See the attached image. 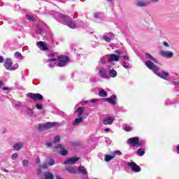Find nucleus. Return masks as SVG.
Masks as SVG:
<instances>
[{
	"label": "nucleus",
	"mask_w": 179,
	"mask_h": 179,
	"mask_svg": "<svg viewBox=\"0 0 179 179\" xmlns=\"http://www.w3.org/2000/svg\"><path fill=\"white\" fill-rule=\"evenodd\" d=\"M145 65L149 69L153 71L157 76H159V78H162V79L167 80V78L169 77V73L166 71H159V69H157L155 64L149 60L145 62Z\"/></svg>",
	"instance_id": "nucleus-1"
},
{
	"label": "nucleus",
	"mask_w": 179,
	"mask_h": 179,
	"mask_svg": "<svg viewBox=\"0 0 179 179\" xmlns=\"http://www.w3.org/2000/svg\"><path fill=\"white\" fill-rule=\"evenodd\" d=\"M59 21L64 24H66L70 29H76V23L69 18L66 17V15L64 14L59 15Z\"/></svg>",
	"instance_id": "nucleus-2"
},
{
	"label": "nucleus",
	"mask_w": 179,
	"mask_h": 179,
	"mask_svg": "<svg viewBox=\"0 0 179 179\" xmlns=\"http://www.w3.org/2000/svg\"><path fill=\"white\" fill-rule=\"evenodd\" d=\"M116 53L117 55L111 54L109 55V57L108 58V60L109 62H118V61H120V58H121V57L123 58V59L128 61V59H129L128 56H127V55L121 56V54H122V52L121 50L117 51Z\"/></svg>",
	"instance_id": "nucleus-3"
},
{
	"label": "nucleus",
	"mask_w": 179,
	"mask_h": 179,
	"mask_svg": "<svg viewBox=\"0 0 179 179\" xmlns=\"http://www.w3.org/2000/svg\"><path fill=\"white\" fill-rule=\"evenodd\" d=\"M13 62H12V59H7L4 62V67L7 71H16L17 68H19V64H15L13 66Z\"/></svg>",
	"instance_id": "nucleus-4"
},
{
	"label": "nucleus",
	"mask_w": 179,
	"mask_h": 179,
	"mask_svg": "<svg viewBox=\"0 0 179 179\" xmlns=\"http://www.w3.org/2000/svg\"><path fill=\"white\" fill-rule=\"evenodd\" d=\"M127 143L135 148V146H139L140 148L142 147L143 145V141H139V138L138 137H132L127 140Z\"/></svg>",
	"instance_id": "nucleus-5"
},
{
	"label": "nucleus",
	"mask_w": 179,
	"mask_h": 179,
	"mask_svg": "<svg viewBox=\"0 0 179 179\" xmlns=\"http://www.w3.org/2000/svg\"><path fill=\"white\" fill-rule=\"evenodd\" d=\"M121 155H122L121 151L115 150V151L111 152L110 155H105L104 160H105V162L108 163V162H111V160H113V159H115V157H117V156H121Z\"/></svg>",
	"instance_id": "nucleus-6"
},
{
	"label": "nucleus",
	"mask_w": 179,
	"mask_h": 179,
	"mask_svg": "<svg viewBox=\"0 0 179 179\" xmlns=\"http://www.w3.org/2000/svg\"><path fill=\"white\" fill-rule=\"evenodd\" d=\"M58 123L57 122H47L44 124H40L38 125L39 131H47V129H50V128H52V127H55Z\"/></svg>",
	"instance_id": "nucleus-7"
},
{
	"label": "nucleus",
	"mask_w": 179,
	"mask_h": 179,
	"mask_svg": "<svg viewBox=\"0 0 179 179\" xmlns=\"http://www.w3.org/2000/svg\"><path fill=\"white\" fill-rule=\"evenodd\" d=\"M57 65L58 66L62 67V66H66V63L69 62V57H66V56H59L57 58Z\"/></svg>",
	"instance_id": "nucleus-8"
},
{
	"label": "nucleus",
	"mask_w": 179,
	"mask_h": 179,
	"mask_svg": "<svg viewBox=\"0 0 179 179\" xmlns=\"http://www.w3.org/2000/svg\"><path fill=\"white\" fill-rule=\"evenodd\" d=\"M27 97H29V99H32L35 101L43 100V97L41 94H34V93H28Z\"/></svg>",
	"instance_id": "nucleus-9"
},
{
	"label": "nucleus",
	"mask_w": 179,
	"mask_h": 179,
	"mask_svg": "<svg viewBox=\"0 0 179 179\" xmlns=\"http://www.w3.org/2000/svg\"><path fill=\"white\" fill-rule=\"evenodd\" d=\"M135 6H138V8H146L148 5H149V1H143V0H136L134 1Z\"/></svg>",
	"instance_id": "nucleus-10"
},
{
	"label": "nucleus",
	"mask_w": 179,
	"mask_h": 179,
	"mask_svg": "<svg viewBox=\"0 0 179 179\" xmlns=\"http://www.w3.org/2000/svg\"><path fill=\"white\" fill-rule=\"evenodd\" d=\"M128 166L130 167L132 171H134V173H139V171H141V167L136 165L134 162L128 163Z\"/></svg>",
	"instance_id": "nucleus-11"
},
{
	"label": "nucleus",
	"mask_w": 179,
	"mask_h": 179,
	"mask_svg": "<svg viewBox=\"0 0 179 179\" xmlns=\"http://www.w3.org/2000/svg\"><path fill=\"white\" fill-rule=\"evenodd\" d=\"M105 101H107L110 104H112L113 106H115L117 104V96L115 95H112L109 98H106Z\"/></svg>",
	"instance_id": "nucleus-12"
},
{
	"label": "nucleus",
	"mask_w": 179,
	"mask_h": 179,
	"mask_svg": "<svg viewBox=\"0 0 179 179\" xmlns=\"http://www.w3.org/2000/svg\"><path fill=\"white\" fill-rule=\"evenodd\" d=\"M49 62V67L54 68V66H58V61L57 58H52L47 60Z\"/></svg>",
	"instance_id": "nucleus-13"
},
{
	"label": "nucleus",
	"mask_w": 179,
	"mask_h": 179,
	"mask_svg": "<svg viewBox=\"0 0 179 179\" xmlns=\"http://www.w3.org/2000/svg\"><path fill=\"white\" fill-rule=\"evenodd\" d=\"M160 55L164 57V58H173L174 53L173 52L169 51H161Z\"/></svg>",
	"instance_id": "nucleus-14"
},
{
	"label": "nucleus",
	"mask_w": 179,
	"mask_h": 179,
	"mask_svg": "<svg viewBox=\"0 0 179 179\" xmlns=\"http://www.w3.org/2000/svg\"><path fill=\"white\" fill-rule=\"evenodd\" d=\"M80 159L79 157H71L64 161V164H76V162Z\"/></svg>",
	"instance_id": "nucleus-15"
},
{
	"label": "nucleus",
	"mask_w": 179,
	"mask_h": 179,
	"mask_svg": "<svg viewBox=\"0 0 179 179\" xmlns=\"http://www.w3.org/2000/svg\"><path fill=\"white\" fill-rule=\"evenodd\" d=\"M56 149H60L59 152L60 155H62V156H66V155H68V150L64 149V147L61 145V144H57L56 145Z\"/></svg>",
	"instance_id": "nucleus-16"
},
{
	"label": "nucleus",
	"mask_w": 179,
	"mask_h": 179,
	"mask_svg": "<svg viewBox=\"0 0 179 179\" xmlns=\"http://www.w3.org/2000/svg\"><path fill=\"white\" fill-rule=\"evenodd\" d=\"M113 122H114V117L113 116L107 117L103 120L104 125H111Z\"/></svg>",
	"instance_id": "nucleus-17"
},
{
	"label": "nucleus",
	"mask_w": 179,
	"mask_h": 179,
	"mask_svg": "<svg viewBox=\"0 0 179 179\" xmlns=\"http://www.w3.org/2000/svg\"><path fill=\"white\" fill-rule=\"evenodd\" d=\"M99 76L101 78H103V79H107V78H108V74H107V72L106 71V70L103 69H99Z\"/></svg>",
	"instance_id": "nucleus-18"
},
{
	"label": "nucleus",
	"mask_w": 179,
	"mask_h": 179,
	"mask_svg": "<svg viewBox=\"0 0 179 179\" xmlns=\"http://www.w3.org/2000/svg\"><path fill=\"white\" fill-rule=\"evenodd\" d=\"M37 46L38 47V48H42V51H45L46 50H48V48H47V45H45L43 41L38 42Z\"/></svg>",
	"instance_id": "nucleus-19"
},
{
	"label": "nucleus",
	"mask_w": 179,
	"mask_h": 179,
	"mask_svg": "<svg viewBox=\"0 0 179 179\" xmlns=\"http://www.w3.org/2000/svg\"><path fill=\"white\" fill-rule=\"evenodd\" d=\"M44 178L43 179H54V174L51 172H45L43 173Z\"/></svg>",
	"instance_id": "nucleus-20"
},
{
	"label": "nucleus",
	"mask_w": 179,
	"mask_h": 179,
	"mask_svg": "<svg viewBox=\"0 0 179 179\" xmlns=\"http://www.w3.org/2000/svg\"><path fill=\"white\" fill-rule=\"evenodd\" d=\"M13 148L14 150H20V149H22L23 148V143H15L13 145Z\"/></svg>",
	"instance_id": "nucleus-21"
},
{
	"label": "nucleus",
	"mask_w": 179,
	"mask_h": 179,
	"mask_svg": "<svg viewBox=\"0 0 179 179\" xmlns=\"http://www.w3.org/2000/svg\"><path fill=\"white\" fill-rule=\"evenodd\" d=\"M85 110V108L83 107H80L76 110V112L78 113V117L80 118H83L82 115H83V111Z\"/></svg>",
	"instance_id": "nucleus-22"
},
{
	"label": "nucleus",
	"mask_w": 179,
	"mask_h": 179,
	"mask_svg": "<svg viewBox=\"0 0 179 179\" xmlns=\"http://www.w3.org/2000/svg\"><path fill=\"white\" fill-rule=\"evenodd\" d=\"M78 171L79 173H81V174L87 176V171L86 170V168H85V166H80L78 167Z\"/></svg>",
	"instance_id": "nucleus-23"
},
{
	"label": "nucleus",
	"mask_w": 179,
	"mask_h": 179,
	"mask_svg": "<svg viewBox=\"0 0 179 179\" xmlns=\"http://www.w3.org/2000/svg\"><path fill=\"white\" fill-rule=\"evenodd\" d=\"M81 122H83V117L76 118L75 121L73 122V125H79Z\"/></svg>",
	"instance_id": "nucleus-24"
},
{
	"label": "nucleus",
	"mask_w": 179,
	"mask_h": 179,
	"mask_svg": "<svg viewBox=\"0 0 179 179\" xmlns=\"http://www.w3.org/2000/svg\"><path fill=\"white\" fill-rule=\"evenodd\" d=\"M66 171L71 174H76V169L72 166H69L66 168Z\"/></svg>",
	"instance_id": "nucleus-25"
},
{
	"label": "nucleus",
	"mask_w": 179,
	"mask_h": 179,
	"mask_svg": "<svg viewBox=\"0 0 179 179\" xmlns=\"http://www.w3.org/2000/svg\"><path fill=\"white\" fill-rule=\"evenodd\" d=\"M109 75L110 78H117V71L115 69H110L109 71Z\"/></svg>",
	"instance_id": "nucleus-26"
},
{
	"label": "nucleus",
	"mask_w": 179,
	"mask_h": 179,
	"mask_svg": "<svg viewBox=\"0 0 179 179\" xmlns=\"http://www.w3.org/2000/svg\"><path fill=\"white\" fill-rule=\"evenodd\" d=\"M145 57H147L148 59H150L151 61H153V62L157 63V60L155 59L152 55L149 53H145Z\"/></svg>",
	"instance_id": "nucleus-27"
},
{
	"label": "nucleus",
	"mask_w": 179,
	"mask_h": 179,
	"mask_svg": "<svg viewBox=\"0 0 179 179\" xmlns=\"http://www.w3.org/2000/svg\"><path fill=\"white\" fill-rule=\"evenodd\" d=\"M99 96H100V97H107V92L101 89L99 92Z\"/></svg>",
	"instance_id": "nucleus-28"
},
{
	"label": "nucleus",
	"mask_w": 179,
	"mask_h": 179,
	"mask_svg": "<svg viewBox=\"0 0 179 179\" xmlns=\"http://www.w3.org/2000/svg\"><path fill=\"white\" fill-rule=\"evenodd\" d=\"M122 66L124 68H125V69H129L131 68V64H129V62H123Z\"/></svg>",
	"instance_id": "nucleus-29"
},
{
	"label": "nucleus",
	"mask_w": 179,
	"mask_h": 179,
	"mask_svg": "<svg viewBox=\"0 0 179 179\" xmlns=\"http://www.w3.org/2000/svg\"><path fill=\"white\" fill-rule=\"evenodd\" d=\"M123 129L126 131V132H129L130 131H132V127L129 125H124Z\"/></svg>",
	"instance_id": "nucleus-30"
},
{
	"label": "nucleus",
	"mask_w": 179,
	"mask_h": 179,
	"mask_svg": "<svg viewBox=\"0 0 179 179\" xmlns=\"http://www.w3.org/2000/svg\"><path fill=\"white\" fill-rule=\"evenodd\" d=\"M137 153L139 156H143V155H145V150H143V148H139Z\"/></svg>",
	"instance_id": "nucleus-31"
},
{
	"label": "nucleus",
	"mask_w": 179,
	"mask_h": 179,
	"mask_svg": "<svg viewBox=\"0 0 179 179\" xmlns=\"http://www.w3.org/2000/svg\"><path fill=\"white\" fill-rule=\"evenodd\" d=\"M25 113L28 115H33V110L30 109V108H27L25 110Z\"/></svg>",
	"instance_id": "nucleus-32"
},
{
	"label": "nucleus",
	"mask_w": 179,
	"mask_h": 179,
	"mask_svg": "<svg viewBox=\"0 0 179 179\" xmlns=\"http://www.w3.org/2000/svg\"><path fill=\"white\" fill-rule=\"evenodd\" d=\"M60 140H61V137H59V136H56L54 138L53 143H58V142H59Z\"/></svg>",
	"instance_id": "nucleus-33"
},
{
	"label": "nucleus",
	"mask_w": 179,
	"mask_h": 179,
	"mask_svg": "<svg viewBox=\"0 0 179 179\" xmlns=\"http://www.w3.org/2000/svg\"><path fill=\"white\" fill-rule=\"evenodd\" d=\"M19 157V155L17 153H14L11 156L12 160H16Z\"/></svg>",
	"instance_id": "nucleus-34"
},
{
	"label": "nucleus",
	"mask_w": 179,
	"mask_h": 179,
	"mask_svg": "<svg viewBox=\"0 0 179 179\" xmlns=\"http://www.w3.org/2000/svg\"><path fill=\"white\" fill-rule=\"evenodd\" d=\"M48 164L49 166H54V165L55 164V160L51 159L48 162Z\"/></svg>",
	"instance_id": "nucleus-35"
},
{
	"label": "nucleus",
	"mask_w": 179,
	"mask_h": 179,
	"mask_svg": "<svg viewBox=\"0 0 179 179\" xmlns=\"http://www.w3.org/2000/svg\"><path fill=\"white\" fill-rule=\"evenodd\" d=\"M22 166L24 167H27V166H29V162L27 160H26V159H24L22 161Z\"/></svg>",
	"instance_id": "nucleus-36"
},
{
	"label": "nucleus",
	"mask_w": 179,
	"mask_h": 179,
	"mask_svg": "<svg viewBox=\"0 0 179 179\" xmlns=\"http://www.w3.org/2000/svg\"><path fill=\"white\" fill-rule=\"evenodd\" d=\"M94 16L95 19H100V17H101V14L100 13H96L94 14Z\"/></svg>",
	"instance_id": "nucleus-37"
},
{
	"label": "nucleus",
	"mask_w": 179,
	"mask_h": 179,
	"mask_svg": "<svg viewBox=\"0 0 179 179\" xmlns=\"http://www.w3.org/2000/svg\"><path fill=\"white\" fill-rule=\"evenodd\" d=\"M14 57L15 58H20V57H22V54L20 52H16L14 54Z\"/></svg>",
	"instance_id": "nucleus-38"
},
{
	"label": "nucleus",
	"mask_w": 179,
	"mask_h": 179,
	"mask_svg": "<svg viewBox=\"0 0 179 179\" xmlns=\"http://www.w3.org/2000/svg\"><path fill=\"white\" fill-rule=\"evenodd\" d=\"M36 107L38 110H42L43 109V104L42 103H36Z\"/></svg>",
	"instance_id": "nucleus-39"
},
{
	"label": "nucleus",
	"mask_w": 179,
	"mask_h": 179,
	"mask_svg": "<svg viewBox=\"0 0 179 179\" xmlns=\"http://www.w3.org/2000/svg\"><path fill=\"white\" fill-rule=\"evenodd\" d=\"M27 19L28 20H31V22H34V17L33 15H27Z\"/></svg>",
	"instance_id": "nucleus-40"
},
{
	"label": "nucleus",
	"mask_w": 179,
	"mask_h": 179,
	"mask_svg": "<svg viewBox=\"0 0 179 179\" xmlns=\"http://www.w3.org/2000/svg\"><path fill=\"white\" fill-rule=\"evenodd\" d=\"M22 102H17L15 103V108H19L20 107H22Z\"/></svg>",
	"instance_id": "nucleus-41"
},
{
	"label": "nucleus",
	"mask_w": 179,
	"mask_h": 179,
	"mask_svg": "<svg viewBox=\"0 0 179 179\" xmlns=\"http://www.w3.org/2000/svg\"><path fill=\"white\" fill-rule=\"evenodd\" d=\"M103 40H105V41H111V38L107 36H103Z\"/></svg>",
	"instance_id": "nucleus-42"
},
{
	"label": "nucleus",
	"mask_w": 179,
	"mask_h": 179,
	"mask_svg": "<svg viewBox=\"0 0 179 179\" xmlns=\"http://www.w3.org/2000/svg\"><path fill=\"white\" fill-rule=\"evenodd\" d=\"M54 143H55L54 142L53 143H51V142L46 143V146H47V148H51L53 146Z\"/></svg>",
	"instance_id": "nucleus-43"
},
{
	"label": "nucleus",
	"mask_w": 179,
	"mask_h": 179,
	"mask_svg": "<svg viewBox=\"0 0 179 179\" xmlns=\"http://www.w3.org/2000/svg\"><path fill=\"white\" fill-rule=\"evenodd\" d=\"M100 62H101V64H106V59L104 58L101 57L100 59Z\"/></svg>",
	"instance_id": "nucleus-44"
},
{
	"label": "nucleus",
	"mask_w": 179,
	"mask_h": 179,
	"mask_svg": "<svg viewBox=\"0 0 179 179\" xmlns=\"http://www.w3.org/2000/svg\"><path fill=\"white\" fill-rule=\"evenodd\" d=\"M163 45L164 47H170V45L169 44V43L164 41L163 42Z\"/></svg>",
	"instance_id": "nucleus-45"
},
{
	"label": "nucleus",
	"mask_w": 179,
	"mask_h": 179,
	"mask_svg": "<svg viewBox=\"0 0 179 179\" xmlns=\"http://www.w3.org/2000/svg\"><path fill=\"white\" fill-rule=\"evenodd\" d=\"M41 168L45 169L48 168V166H47V164H44L41 166Z\"/></svg>",
	"instance_id": "nucleus-46"
},
{
	"label": "nucleus",
	"mask_w": 179,
	"mask_h": 179,
	"mask_svg": "<svg viewBox=\"0 0 179 179\" xmlns=\"http://www.w3.org/2000/svg\"><path fill=\"white\" fill-rule=\"evenodd\" d=\"M36 164H40V163H41L40 158L38 157L36 159Z\"/></svg>",
	"instance_id": "nucleus-47"
},
{
	"label": "nucleus",
	"mask_w": 179,
	"mask_h": 179,
	"mask_svg": "<svg viewBox=\"0 0 179 179\" xmlns=\"http://www.w3.org/2000/svg\"><path fill=\"white\" fill-rule=\"evenodd\" d=\"M109 38H111V40H113V38H114V34H109Z\"/></svg>",
	"instance_id": "nucleus-48"
},
{
	"label": "nucleus",
	"mask_w": 179,
	"mask_h": 179,
	"mask_svg": "<svg viewBox=\"0 0 179 179\" xmlns=\"http://www.w3.org/2000/svg\"><path fill=\"white\" fill-rule=\"evenodd\" d=\"M4 59H3V57L0 56V64H2V62H3Z\"/></svg>",
	"instance_id": "nucleus-49"
},
{
	"label": "nucleus",
	"mask_w": 179,
	"mask_h": 179,
	"mask_svg": "<svg viewBox=\"0 0 179 179\" xmlns=\"http://www.w3.org/2000/svg\"><path fill=\"white\" fill-rule=\"evenodd\" d=\"M89 103V101H84L82 102L83 106H85V104H87Z\"/></svg>",
	"instance_id": "nucleus-50"
},
{
	"label": "nucleus",
	"mask_w": 179,
	"mask_h": 179,
	"mask_svg": "<svg viewBox=\"0 0 179 179\" xmlns=\"http://www.w3.org/2000/svg\"><path fill=\"white\" fill-rule=\"evenodd\" d=\"M96 101H99V99H92L91 103H96Z\"/></svg>",
	"instance_id": "nucleus-51"
},
{
	"label": "nucleus",
	"mask_w": 179,
	"mask_h": 179,
	"mask_svg": "<svg viewBox=\"0 0 179 179\" xmlns=\"http://www.w3.org/2000/svg\"><path fill=\"white\" fill-rule=\"evenodd\" d=\"M55 178H56V179H64V178H62L61 176H59V175H56V176H55Z\"/></svg>",
	"instance_id": "nucleus-52"
},
{
	"label": "nucleus",
	"mask_w": 179,
	"mask_h": 179,
	"mask_svg": "<svg viewBox=\"0 0 179 179\" xmlns=\"http://www.w3.org/2000/svg\"><path fill=\"white\" fill-rule=\"evenodd\" d=\"M55 53H50L49 55H48V57H55Z\"/></svg>",
	"instance_id": "nucleus-53"
},
{
	"label": "nucleus",
	"mask_w": 179,
	"mask_h": 179,
	"mask_svg": "<svg viewBox=\"0 0 179 179\" xmlns=\"http://www.w3.org/2000/svg\"><path fill=\"white\" fill-rule=\"evenodd\" d=\"M3 90H9V88L4 87H3Z\"/></svg>",
	"instance_id": "nucleus-54"
},
{
	"label": "nucleus",
	"mask_w": 179,
	"mask_h": 179,
	"mask_svg": "<svg viewBox=\"0 0 179 179\" xmlns=\"http://www.w3.org/2000/svg\"><path fill=\"white\" fill-rule=\"evenodd\" d=\"M109 131H110V129L108 128L105 129V132H109Z\"/></svg>",
	"instance_id": "nucleus-55"
},
{
	"label": "nucleus",
	"mask_w": 179,
	"mask_h": 179,
	"mask_svg": "<svg viewBox=\"0 0 179 179\" xmlns=\"http://www.w3.org/2000/svg\"><path fill=\"white\" fill-rule=\"evenodd\" d=\"M1 86H3V82L0 81V87H1Z\"/></svg>",
	"instance_id": "nucleus-56"
},
{
	"label": "nucleus",
	"mask_w": 179,
	"mask_h": 179,
	"mask_svg": "<svg viewBox=\"0 0 179 179\" xmlns=\"http://www.w3.org/2000/svg\"><path fill=\"white\" fill-rule=\"evenodd\" d=\"M4 173H9V171L8 169H3Z\"/></svg>",
	"instance_id": "nucleus-57"
},
{
	"label": "nucleus",
	"mask_w": 179,
	"mask_h": 179,
	"mask_svg": "<svg viewBox=\"0 0 179 179\" xmlns=\"http://www.w3.org/2000/svg\"><path fill=\"white\" fill-rule=\"evenodd\" d=\"M151 2H159V0H151Z\"/></svg>",
	"instance_id": "nucleus-58"
},
{
	"label": "nucleus",
	"mask_w": 179,
	"mask_h": 179,
	"mask_svg": "<svg viewBox=\"0 0 179 179\" xmlns=\"http://www.w3.org/2000/svg\"><path fill=\"white\" fill-rule=\"evenodd\" d=\"M177 150H178V153L179 154V144L177 146Z\"/></svg>",
	"instance_id": "nucleus-59"
},
{
	"label": "nucleus",
	"mask_w": 179,
	"mask_h": 179,
	"mask_svg": "<svg viewBox=\"0 0 179 179\" xmlns=\"http://www.w3.org/2000/svg\"><path fill=\"white\" fill-rule=\"evenodd\" d=\"M109 2H111L112 0H108Z\"/></svg>",
	"instance_id": "nucleus-60"
},
{
	"label": "nucleus",
	"mask_w": 179,
	"mask_h": 179,
	"mask_svg": "<svg viewBox=\"0 0 179 179\" xmlns=\"http://www.w3.org/2000/svg\"><path fill=\"white\" fill-rule=\"evenodd\" d=\"M176 76H178V73H176Z\"/></svg>",
	"instance_id": "nucleus-61"
},
{
	"label": "nucleus",
	"mask_w": 179,
	"mask_h": 179,
	"mask_svg": "<svg viewBox=\"0 0 179 179\" xmlns=\"http://www.w3.org/2000/svg\"><path fill=\"white\" fill-rule=\"evenodd\" d=\"M159 64V65H161L159 63H158Z\"/></svg>",
	"instance_id": "nucleus-62"
},
{
	"label": "nucleus",
	"mask_w": 179,
	"mask_h": 179,
	"mask_svg": "<svg viewBox=\"0 0 179 179\" xmlns=\"http://www.w3.org/2000/svg\"><path fill=\"white\" fill-rule=\"evenodd\" d=\"M0 178H1V176H0Z\"/></svg>",
	"instance_id": "nucleus-63"
}]
</instances>
